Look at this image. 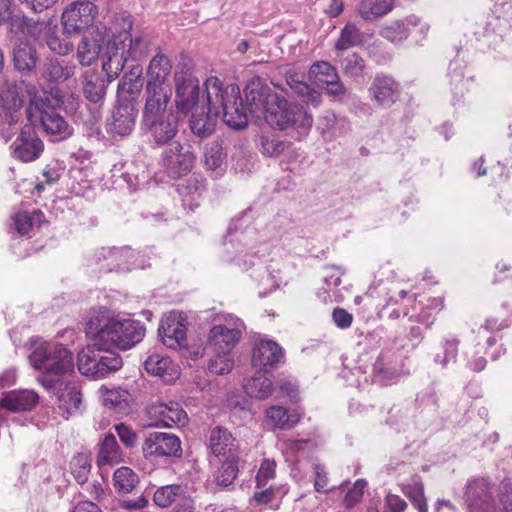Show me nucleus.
<instances>
[{"mask_svg": "<svg viewBox=\"0 0 512 512\" xmlns=\"http://www.w3.org/2000/svg\"><path fill=\"white\" fill-rule=\"evenodd\" d=\"M85 332L100 347L127 350L143 339L145 327L140 321L112 315L108 310L101 309L91 314Z\"/></svg>", "mask_w": 512, "mask_h": 512, "instance_id": "f257e3e1", "label": "nucleus"}, {"mask_svg": "<svg viewBox=\"0 0 512 512\" xmlns=\"http://www.w3.org/2000/svg\"><path fill=\"white\" fill-rule=\"evenodd\" d=\"M31 348L29 361L42 371L38 381L47 390L55 388L63 375L73 371V355L62 344L37 338L31 340Z\"/></svg>", "mask_w": 512, "mask_h": 512, "instance_id": "f03ea898", "label": "nucleus"}, {"mask_svg": "<svg viewBox=\"0 0 512 512\" xmlns=\"http://www.w3.org/2000/svg\"><path fill=\"white\" fill-rule=\"evenodd\" d=\"M206 101L210 109L217 110V115L222 113L225 124L234 129L241 130L247 127L248 117L238 86L229 85L223 87L222 82L217 77H209L205 81Z\"/></svg>", "mask_w": 512, "mask_h": 512, "instance_id": "7ed1b4c3", "label": "nucleus"}, {"mask_svg": "<svg viewBox=\"0 0 512 512\" xmlns=\"http://www.w3.org/2000/svg\"><path fill=\"white\" fill-rule=\"evenodd\" d=\"M169 100L170 98H161L146 99L145 101L141 127L156 146L172 143L179 133L178 115L167 110Z\"/></svg>", "mask_w": 512, "mask_h": 512, "instance_id": "20e7f679", "label": "nucleus"}, {"mask_svg": "<svg viewBox=\"0 0 512 512\" xmlns=\"http://www.w3.org/2000/svg\"><path fill=\"white\" fill-rule=\"evenodd\" d=\"M274 102L265 113V121L279 130L292 129L299 137H305L313 125V116L308 109L300 103L289 102L282 96H273Z\"/></svg>", "mask_w": 512, "mask_h": 512, "instance_id": "39448f33", "label": "nucleus"}, {"mask_svg": "<svg viewBox=\"0 0 512 512\" xmlns=\"http://www.w3.org/2000/svg\"><path fill=\"white\" fill-rule=\"evenodd\" d=\"M112 347H100L93 344L88 345L78 354V370L81 374L95 379L103 378L110 373L118 371L123 361L119 354L112 350Z\"/></svg>", "mask_w": 512, "mask_h": 512, "instance_id": "423d86ee", "label": "nucleus"}, {"mask_svg": "<svg viewBox=\"0 0 512 512\" xmlns=\"http://www.w3.org/2000/svg\"><path fill=\"white\" fill-rule=\"evenodd\" d=\"M161 152L159 165L163 172L172 179H179L193 169L196 155L191 146L180 141H173Z\"/></svg>", "mask_w": 512, "mask_h": 512, "instance_id": "0eeeda50", "label": "nucleus"}, {"mask_svg": "<svg viewBox=\"0 0 512 512\" xmlns=\"http://www.w3.org/2000/svg\"><path fill=\"white\" fill-rule=\"evenodd\" d=\"M99 9L96 4L88 0L70 3L62 13L61 22L67 34H81L92 31Z\"/></svg>", "mask_w": 512, "mask_h": 512, "instance_id": "6e6552de", "label": "nucleus"}, {"mask_svg": "<svg viewBox=\"0 0 512 512\" xmlns=\"http://www.w3.org/2000/svg\"><path fill=\"white\" fill-rule=\"evenodd\" d=\"M172 63L169 57L157 53L147 69L146 99H161L171 97V88L166 84L171 73Z\"/></svg>", "mask_w": 512, "mask_h": 512, "instance_id": "1a4fd4ad", "label": "nucleus"}, {"mask_svg": "<svg viewBox=\"0 0 512 512\" xmlns=\"http://www.w3.org/2000/svg\"><path fill=\"white\" fill-rule=\"evenodd\" d=\"M142 452L147 459L180 458L182 447L180 438L165 432L150 433L144 440Z\"/></svg>", "mask_w": 512, "mask_h": 512, "instance_id": "9d476101", "label": "nucleus"}, {"mask_svg": "<svg viewBox=\"0 0 512 512\" xmlns=\"http://www.w3.org/2000/svg\"><path fill=\"white\" fill-rule=\"evenodd\" d=\"M175 104L179 111H194L203 105L206 94L200 98L199 80L191 73L175 74Z\"/></svg>", "mask_w": 512, "mask_h": 512, "instance_id": "9b49d317", "label": "nucleus"}, {"mask_svg": "<svg viewBox=\"0 0 512 512\" xmlns=\"http://www.w3.org/2000/svg\"><path fill=\"white\" fill-rule=\"evenodd\" d=\"M247 109L256 117L263 116L274 102L273 96L279 94L272 92L265 80L259 76L252 77L244 90Z\"/></svg>", "mask_w": 512, "mask_h": 512, "instance_id": "f8f14e48", "label": "nucleus"}, {"mask_svg": "<svg viewBox=\"0 0 512 512\" xmlns=\"http://www.w3.org/2000/svg\"><path fill=\"white\" fill-rule=\"evenodd\" d=\"M137 114L135 101L119 97L107 121V131L119 136L129 135L135 126Z\"/></svg>", "mask_w": 512, "mask_h": 512, "instance_id": "ddd939ff", "label": "nucleus"}, {"mask_svg": "<svg viewBox=\"0 0 512 512\" xmlns=\"http://www.w3.org/2000/svg\"><path fill=\"white\" fill-rule=\"evenodd\" d=\"M11 155L22 162H31L38 159L43 152L44 144L37 136L31 124L24 125L16 140L11 144Z\"/></svg>", "mask_w": 512, "mask_h": 512, "instance_id": "4468645a", "label": "nucleus"}, {"mask_svg": "<svg viewBox=\"0 0 512 512\" xmlns=\"http://www.w3.org/2000/svg\"><path fill=\"white\" fill-rule=\"evenodd\" d=\"M243 329V322L234 317L227 319V324L214 325L209 332V342L215 351L230 352L239 342Z\"/></svg>", "mask_w": 512, "mask_h": 512, "instance_id": "2eb2a0df", "label": "nucleus"}, {"mask_svg": "<svg viewBox=\"0 0 512 512\" xmlns=\"http://www.w3.org/2000/svg\"><path fill=\"white\" fill-rule=\"evenodd\" d=\"M309 75L313 81L324 87L327 94L336 99H341L346 94V88L341 82L335 67L325 61L315 62L311 65Z\"/></svg>", "mask_w": 512, "mask_h": 512, "instance_id": "dca6fc26", "label": "nucleus"}, {"mask_svg": "<svg viewBox=\"0 0 512 512\" xmlns=\"http://www.w3.org/2000/svg\"><path fill=\"white\" fill-rule=\"evenodd\" d=\"M146 410L156 426L166 428H171L174 425L184 426L188 421L187 413L177 402L153 403Z\"/></svg>", "mask_w": 512, "mask_h": 512, "instance_id": "f3484780", "label": "nucleus"}, {"mask_svg": "<svg viewBox=\"0 0 512 512\" xmlns=\"http://www.w3.org/2000/svg\"><path fill=\"white\" fill-rule=\"evenodd\" d=\"M109 41L100 28L86 32L77 48V60L82 66H90L95 62Z\"/></svg>", "mask_w": 512, "mask_h": 512, "instance_id": "a211bd4d", "label": "nucleus"}, {"mask_svg": "<svg viewBox=\"0 0 512 512\" xmlns=\"http://www.w3.org/2000/svg\"><path fill=\"white\" fill-rule=\"evenodd\" d=\"M0 106L5 111V123L9 126L19 121V111L23 106L21 86L17 81L6 80L0 88Z\"/></svg>", "mask_w": 512, "mask_h": 512, "instance_id": "6ab92c4d", "label": "nucleus"}, {"mask_svg": "<svg viewBox=\"0 0 512 512\" xmlns=\"http://www.w3.org/2000/svg\"><path fill=\"white\" fill-rule=\"evenodd\" d=\"M369 93L379 106L389 108L399 98L400 85L390 76L377 75L371 83Z\"/></svg>", "mask_w": 512, "mask_h": 512, "instance_id": "aec40b11", "label": "nucleus"}, {"mask_svg": "<svg viewBox=\"0 0 512 512\" xmlns=\"http://www.w3.org/2000/svg\"><path fill=\"white\" fill-rule=\"evenodd\" d=\"M127 61L125 42L118 41L117 38L110 40L102 60V70L105 72L108 82H112L119 76Z\"/></svg>", "mask_w": 512, "mask_h": 512, "instance_id": "412c9836", "label": "nucleus"}, {"mask_svg": "<svg viewBox=\"0 0 512 512\" xmlns=\"http://www.w3.org/2000/svg\"><path fill=\"white\" fill-rule=\"evenodd\" d=\"M466 503L472 512H491L493 498L488 482L483 479H474L466 487Z\"/></svg>", "mask_w": 512, "mask_h": 512, "instance_id": "4be33fe9", "label": "nucleus"}, {"mask_svg": "<svg viewBox=\"0 0 512 512\" xmlns=\"http://www.w3.org/2000/svg\"><path fill=\"white\" fill-rule=\"evenodd\" d=\"M284 357L282 347L271 339H260L255 343L252 353L254 367L266 369L276 366Z\"/></svg>", "mask_w": 512, "mask_h": 512, "instance_id": "5701e85b", "label": "nucleus"}, {"mask_svg": "<svg viewBox=\"0 0 512 512\" xmlns=\"http://www.w3.org/2000/svg\"><path fill=\"white\" fill-rule=\"evenodd\" d=\"M217 118V110L212 111L203 99V105L192 111L189 121L191 132L199 138L209 137L215 130Z\"/></svg>", "mask_w": 512, "mask_h": 512, "instance_id": "b1692460", "label": "nucleus"}, {"mask_svg": "<svg viewBox=\"0 0 512 512\" xmlns=\"http://www.w3.org/2000/svg\"><path fill=\"white\" fill-rule=\"evenodd\" d=\"M54 389L56 390L57 406L65 418L78 412L82 402V394L76 383L60 380Z\"/></svg>", "mask_w": 512, "mask_h": 512, "instance_id": "393cba45", "label": "nucleus"}, {"mask_svg": "<svg viewBox=\"0 0 512 512\" xmlns=\"http://www.w3.org/2000/svg\"><path fill=\"white\" fill-rule=\"evenodd\" d=\"M158 332L163 344L171 349L181 347L186 341V327L176 313H171L162 321Z\"/></svg>", "mask_w": 512, "mask_h": 512, "instance_id": "a878e982", "label": "nucleus"}, {"mask_svg": "<svg viewBox=\"0 0 512 512\" xmlns=\"http://www.w3.org/2000/svg\"><path fill=\"white\" fill-rule=\"evenodd\" d=\"M303 78V75L293 71H287L285 73L286 85L293 91V93L300 97L307 105L314 108L319 107L322 102L320 92L307 84Z\"/></svg>", "mask_w": 512, "mask_h": 512, "instance_id": "bb28decb", "label": "nucleus"}, {"mask_svg": "<svg viewBox=\"0 0 512 512\" xmlns=\"http://www.w3.org/2000/svg\"><path fill=\"white\" fill-rule=\"evenodd\" d=\"M209 448L218 459L227 458L229 454L237 455L235 438L226 428L221 426H216L211 430Z\"/></svg>", "mask_w": 512, "mask_h": 512, "instance_id": "cd10ccee", "label": "nucleus"}, {"mask_svg": "<svg viewBox=\"0 0 512 512\" xmlns=\"http://www.w3.org/2000/svg\"><path fill=\"white\" fill-rule=\"evenodd\" d=\"M146 371L149 374L162 378L165 382H171L178 378L179 370L177 365L168 356L157 353L151 354L144 362Z\"/></svg>", "mask_w": 512, "mask_h": 512, "instance_id": "c85d7f7f", "label": "nucleus"}, {"mask_svg": "<svg viewBox=\"0 0 512 512\" xmlns=\"http://www.w3.org/2000/svg\"><path fill=\"white\" fill-rule=\"evenodd\" d=\"M118 41L125 42V55L126 57L134 61H139L145 58L151 47V40L148 35L140 33L138 35L132 36L129 31L125 33H120L115 36Z\"/></svg>", "mask_w": 512, "mask_h": 512, "instance_id": "c756f323", "label": "nucleus"}, {"mask_svg": "<svg viewBox=\"0 0 512 512\" xmlns=\"http://www.w3.org/2000/svg\"><path fill=\"white\" fill-rule=\"evenodd\" d=\"M40 113V124L43 130L57 140L68 138L72 134V128L55 110H38Z\"/></svg>", "mask_w": 512, "mask_h": 512, "instance_id": "7c9ffc66", "label": "nucleus"}, {"mask_svg": "<svg viewBox=\"0 0 512 512\" xmlns=\"http://www.w3.org/2000/svg\"><path fill=\"white\" fill-rule=\"evenodd\" d=\"M38 395L31 390L12 391L0 399V408L11 412L31 410L38 403Z\"/></svg>", "mask_w": 512, "mask_h": 512, "instance_id": "2f4dec72", "label": "nucleus"}, {"mask_svg": "<svg viewBox=\"0 0 512 512\" xmlns=\"http://www.w3.org/2000/svg\"><path fill=\"white\" fill-rule=\"evenodd\" d=\"M205 180L202 177L192 176L178 186L184 208L193 211L199 206V201L205 191Z\"/></svg>", "mask_w": 512, "mask_h": 512, "instance_id": "473e14b6", "label": "nucleus"}, {"mask_svg": "<svg viewBox=\"0 0 512 512\" xmlns=\"http://www.w3.org/2000/svg\"><path fill=\"white\" fill-rule=\"evenodd\" d=\"M37 62L36 50L27 42L20 41L13 49V64L23 75L31 73Z\"/></svg>", "mask_w": 512, "mask_h": 512, "instance_id": "72a5a7b5", "label": "nucleus"}, {"mask_svg": "<svg viewBox=\"0 0 512 512\" xmlns=\"http://www.w3.org/2000/svg\"><path fill=\"white\" fill-rule=\"evenodd\" d=\"M122 461V454L117 440L113 434H107L101 442L97 456V464L100 469L105 466H113Z\"/></svg>", "mask_w": 512, "mask_h": 512, "instance_id": "f704fd0d", "label": "nucleus"}, {"mask_svg": "<svg viewBox=\"0 0 512 512\" xmlns=\"http://www.w3.org/2000/svg\"><path fill=\"white\" fill-rule=\"evenodd\" d=\"M245 392L253 398L264 400L274 391L272 381L263 373L258 372L248 379L244 385Z\"/></svg>", "mask_w": 512, "mask_h": 512, "instance_id": "c9c22d12", "label": "nucleus"}, {"mask_svg": "<svg viewBox=\"0 0 512 512\" xmlns=\"http://www.w3.org/2000/svg\"><path fill=\"white\" fill-rule=\"evenodd\" d=\"M393 8V0H361L357 11L359 16L367 21L377 19Z\"/></svg>", "mask_w": 512, "mask_h": 512, "instance_id": "e433bc0d", "label": "nucleus"}, {"mask_svg": "<svg viewBox=\"0 0 512 512\" xmlns=\"http://www.w3.org/2000/svg\"><path fill=\"white\" fill-rule=\"evenodd\" d=\"M142 69L135 66L130 75H125L118 84V98H126L135 101V96L142 88V81L140 79Z\"/></svg>", "mask_w": 512, "mask_h": 512, "instance_id": "4c0bfd02", "label": "nucleus"}, {"mask_svg": "<svg viewBox=\"0 0 512 512\" xmlns=\"http://www.w3.org/2000/svg\"><path fill=\"white\" fill-rule=\"evenodd\" d=\"M102 403L105 407L114 410H125L130 401V394L121 388L108 389L105 386L100 388Z\"/></svg>", "mask_w": 512, "mask_h": 512, "instance_id": "58836bf2", "label": "nucleus"}, {"mask_svg": "<svg viewBox=\"0 0 512 512\" xmlns=\"http://www.w3.org/2000/svg\"><path fill=\"white\" fill-rule=\"evenodd\" d=\"M221 463L216 475V483L222 487H228L233 483L238 474V455L229 454L227 458L218 459Z\"/></svg>", "mask_w": 512, "mask_h": 512, "instance_id": "ea45409f", "label": "nucleus"}, {"mask_svg": "<svg viewBox=\"0 0 512 512\" xmlns=\"http://www.w3.org/2000/svg\"><path fill=\"white\" fill-rule=\"evenodd\" d=\"M266 415L274 426L287 430L293 428L299 421L301 416L297 412L288 413L282 406H271L266 410Z\"/></svg>", "mask_w": 512, "mask_h": 512, "instance_id": "a19ab883", "label": "nucleus"}, {"mask_svg": "<svg viewBox=\"0 0 512 512\" xmlns=\"http://www.w3.org/2000/svg\"><path fill=\"white\" fill-rule=\"evenodd\" d=\"M108 80L99 76H90L86 78L84 84V94L85 97L93 103H100L104 100Z\"/></svg>", "mask_w": 512, "mask_h": 512, "instance_id": "79ce46f5", "label": "nucleus"}, {"mask_svg": "<svg viewBox=\"0 0 512 512\" xmlns=\"http://www.w3.org/2000/svg\"><path fill=\"white\" fill-rule=\"evenodd\" d=\"M74 72V66L64 65L55 59L45 64L44 77L51 82H64L72 77Z\"/></svg>", "mask_w": 512, "mask_h": 512, "instance_id": "37998d69", "label": "nucleus"}, {"mask_svg": "<svg viewBox=\"0 0 512 512\" xmlns=\"http://www.w3.org/2000/svg\"><path fill=\"white\" fill-rule=\"evenodd\" d=\"M113 481L118 492L129 493L138 483V476L131 468L123 466L114 472Z\"/></svg>", "mask_w": 512, "mask_h": 512, "instance_id": "c03bdc74", "label": "nucleus"}, {"mask_svg": "<svg viewBox=\"0 0 512 512\" xmlns=\"http://www.w3.org/2000/svg\"><path fill=\"white\" fill-rule=\"evenodd\" d=\"M363 43V34L353 23H348L341 30L335 47L338 50H346Z\"/></svg>", "mask_w": 512, "mask_h": 512, "instance_id": "a18cd8bd", "label": "nucleus"}, {"mask_svg": "<svg viewBox=\"0 0 512 512\" xmlns=\"http://www.w3.org/2000/svg\"><path fill=\"white\" fill-rule=\"evenodd\" d=\"M72 34H67L65 30L61 35L51 32L47 35L46 43L51 51L59 55H68L74 49V44L70 40Z\"/></svg>", "mask_w": 512, "mask_h": 512, "instance_id": "49530a36", "label": "nucleus"}, {"mask_svg": "<svg viewBox=\"0 0 512 512\" xmlns=\"http://www.w3.org/2000/svg\"><path fill=\"white\" fill-rule=\"evenodd\" d=\"M410 32L411 30L407 27L405 18L404 20H397L382 27L380 35L391 42H400L406 39Z\"/></svg>", "mask_w": 512, "mask_h": 512, "instance_id": "de8ad7c7", "label": "nucleus"}, {"mask_svg": "<svg viewBox=\"0 0 512 512\" xmlns=\"http://www.w3.org/2000/svg\"><path fill=\"white\" fill-rule=\"evenodd\" d=\"M216 355L210 359L208 369L216 375H225L232 371L234 361L230 352L215 351Z\"/></svg>", "mask_w": 512, "mask_h": 512, "instance_id": "09e8293b", "label": "nucleus"}, {"mask_svg": "<svg viewBox=\"0 0 512 512\" xmlns=\"http://www.w3.org/2000/svg\"><path fill=\"white\" fill-rule=\"evenodd\" d=\"M182 493L180 485H166L158 488L153 496L154 503L162 508L169 507Z\"/></svg>", "mask_w": 512, "mask_h": 512, "instance_id": "8fccbe9b", "label": "nucleus"}, {"mask_svg": "<svg viewBox=\"0 0 512 512\" xmlns=\"http://www.w3.org/2000/svg\"><path fill=\"white\" fill-rule=\"evenodd\" d=\"M403 492L411 500L419 512H428L426 499L424 497V486L421 481H415L413 485L407 486Z\"/></svg>", "mask_w": 512, "mask_h": 512, "instance_id": "3c124183", "label": "nucleus"}, {"mask_svg": "<svg viewBox=\"0 0 512 512\" xmlns=\"http://www.w3.org/2000/svg\"><path fill=\"white\" fill-rule=\"evenodd\" d=\"M259 145L264 155L273 157L282 154L286 148V143L276 136L261 135Z\"/></svg>", "mask_w": 512, "mask_h": 512, "instance_id": "603ef678", "label": "nucleus"}, {"mask_svg": "<svg viewBox=\"0 0 512 512\" xmlns=\"http://www.w3.org/2000/svg\"><path fill=\"white\" fill-rule=\"evenodd\" d=\"M364 68V60L356 53L348 55L342 61L343 73L348 77L361 76Z\"/></svg>", "mask_w": 512, "mask_h": 512, "instance_id": "864d4df0", "label": "nucleus"}, {"mask_svg": "<svg viewBox=\"0 0 512 512\" xmlns=\"http://www.w3.org/2000/svg\"><path fill=\"white\" fill-rule=\"evenodd\" d=\"M204 158L205 166L208 169L215 170L220 167L224 159V153L221 144L218 141L211 143L205 151Z\"/></svg>", "mask_w": 512, "mask_h": 512, "instance_id": "5fc2aeb1", "label": "nucleus"}, {"mask_svg": "<svg viewBox=\"0 0 512 512\" xmlns=\"http://www.w3.org/2000/svg\"><path fill=\"white\" fill-rule=\"evenodd\" d=\"M90 467V463L87 457L84 455H78L74 457V459L72 460V474L74 475V478L79 484H84L87 482Z\"/></svg>", "mask_w": 512, "mask_h": 512, "instance_id": "6e6d98bb", "label": "nucleus"}, {"mask_svg": "<svg viewBox=\"0 0 512 512\" xmlns=\"http://www.w3.org/2000/svg\"><path fill=\"white\" fill-rule=\"evenodd\" d=\"M65 95L59 87H51L49 90L44 92V98H41V110H55L60 108L64 104Z\"/></svg>", "mask_w": 512, "mask_h": 512, "instance_id": "4d7b16f0", "label": "nucleus"}, {"mask_svg": "<svg viewBox=\"0 0 512 512\" xmlns=\"http://www.w3.org/2000/svg\"><path fill=\"white\" fill-rule=\"evenodd\" d=\"M276 462L274 460L264 459L261 462L259 470L256 475V487L264 488L268 482L275 477Z\"/></svg>", "mask_w": 512, "mask_h": 512, "instance_id": "13d9d810", "label": "nucleus"}, {"mask_svg": "<svg viewBox=\"0 0 512 512\" xmlns=\"http://www.w3.org/2000/svg\"><path fill=\"white\" fill-rule=\"evenodd\" d=\"M46 222L44 214L39 209L20 210L14 216V224H43Z\"/></svg>", "mask_w": 512, "mask_h": 512, "instance_id": "bf43d9fd", "label": "nucleus"}, {"mask_svg": "<svg viewBox=\"0 0 512 512\" xmlns=\"http://www.w3.org/2000/svg\"><path fill=\"white\" fill-rule=\"evenodd\" d=\"M459 341L456 339L446 340L441 352L435 355V362L446 366L450 361L455 360L458 352Z\"/></svg>", "mask_w": 512, "mask_h": 512, "instance_id": "052dcab7", "label": "nucleus"}, {"mask_svg": "<svg viewBox=\"0 0 512 512\" xmlns=\"http://www.w3.org/2000/svg\"><path fill=\"white\" fill-rule=\"evenodd\" d=\"M18 84L19 86H21V92L25 91L26 95L29 98V116L32 117V108H35L36 110H41V98L38 96V88L35 84L27 82L25 80H20Z\"/></svg>", "mask_w": 512, "mask_h": 512, "instance_id": "680f3d73", "label": "nucleus"}, {"mask_svg": "<svg viewBox=\"0 0 512 512\" xmlns=\"http://www.w3.org/2000/svg\"><path fill=\"white\" fill-rule=\"evenodd\" d=\"M366 481L363 479H358L354 486L346 493L344 498V503L346 507H353L357 504L363 496L364 488L366 487Z\"/></svg>", "mask_w": 512, "mask_h": 512, "instance_id": "e2e57ef3", "label": "nucleus"}, {"mask_svg": "<svg viewBox=\"0 0 512 512\" xmlns=\"http://www.w3.org/2000/svg\"><path fill=\"white\" fill-rule=\"evenodd\" d=\"M336 115L330 110H326L317 120V130L324 136L330 134L336 125Z\"/></svg>", "mask_w": 512, "mask_h": 512, "instance_id": "0e129e2a", "label": "nucleus"}, {"mask_svg": "<svg viewBox=\"0 0 512 512\" xmlns=\"http://www.w3.org/2000/svg\"><path fill=\"white\" fill-rule=\"evenodd\" d=\"M115 430L117 435L119 436L121 442L127 447L135 446L137 442V434L124 423H120L115 426Z\"/></svg>", "mask_w": 512, "mask_h": 512, "instance_id": "69168bd1", "label": "nucleus"}, {"mask_svg": "<svg viewBox=\"0 0 512 512\" xmlns=\"http://www.w3.org/2000/svg\"><path fill=\"white\" fill-rule=\"evenodd\" d=\"M335 325L340 329H347L352 325L353 316L343 308H335L332 313Z\"/></svg>", "mask_w": 512, "mask_h": 512, "instance_id": "338daca9", "label": "nucleus"}, {"mask_svg": "<svg viewBox=\"0 0 512 512\" xmlns=\"http://www.w3.org/2000/svg\"><path fill=\"white\" fill-rule=\"evenodd\" d=\"M385 504L389 512H404L407 508L406 501L395 494H388L385 498Z\"/></svg>", "mask_w": 512, "mask_h": 512, "instance_id": "774afa93", "label": "nucleus"}]
</instances>
